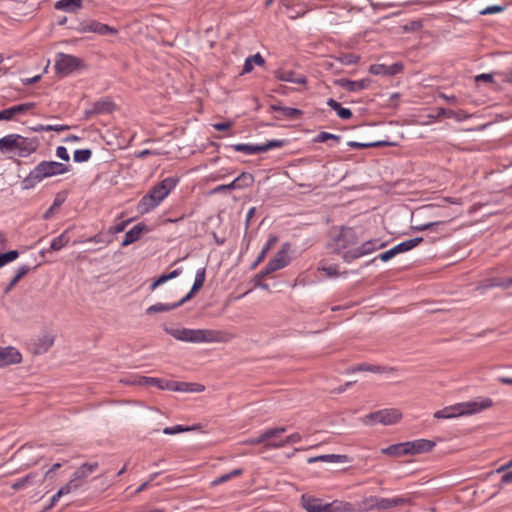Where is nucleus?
<instances>
[{
	"label": "nucleus",
	"instance_id": "1",
	"mask_svg": "<svg viewBox=\"0 0 512 512\" xmlns=\"http://www.w3.org/2000/svg\"><path fill=\"white\" fill-rule=\"evenodd\" d=\"M178 182V178L167 177L151 187L149 192L137 204V210L141 214H146L155 209L176 187Z\"/></svg>",
	"mask_w": 512,
	"mask_h": 512
},
{
	"label": "nucleus",
	"instance_id": "2",
	"mask_svg": "<svg viewBox=\"0 0 512 512\" xmlns=\"http://www.w3.org/2000/svg\"><path fill=\"white\" fill-rule=\"evenodd\" d=\"M493 405L492 399L478 398L468 402L456 403L451 406L444 407L434 413L436 419H452L459 416L472 415L479 413Z\"/></svg>",
	"mask_w": 512,
	"mask_h": 512
},
{
	"label": "nucleus",
	"instance_id": "3",
	"mask_svg": "<svg viewBox=\"0 0 512 512\" xmlns=\"http://www.w3.org/2000/svg\"><path fill=\"white\" fill-rule=\"evenodd\" d=\"M69 171V167L56 161H41L33 170L23 179L22 188L29 190L34 188L39 182L46 178L61 175Z\"/></svg>",
	"mask_w": 512,
	"mask_h": 512
},
{
	"label": "nucleus",
	"instance_id": "4",
	"mask_svg": "<svg viewBox=\"0 0 512 512\" xmlns=\"http://www.w3.org/2000/svg\"><path fill=\"white\" fill-rule=\"evenodd\" d=\"M38 148L36 138H27L19 134H9L0 138V151L3 154H13L18 157H27Z\"/></svg>",
	"mask_w": 512,
	"mask_h": 512
},
{
	"label": "nucleus",
	"instance_id": "5",
	"mask_svg": "<svg viewBox=\"0 0 512 512\" xmlns=\"http://www.w3.org/2000/svg\"><path fill=\"white\" fill-rule=\"evenodd\" d=\"M402 418V413L398 409H382L372 412L363 418L365 424L381 423L383 425H392Z\"/></svg>",
	"mask_w": 512,
	"mask_h": 512
},
{
	"label": "nucleus",
	"instance_id": "6",
	"mask_svg": "<svg viewBox=\"0 0 512 512\" xmlns=\"http://www.w3.org/2000/svg\"><path fill=\"white\" fill-rule=\"evenodd\" d=\"M224 340V333L213 329H191L188 337L190 343H215Z\"/></svg>",
	"mask_w": 512,
	"mask_h": 512
},
{
	"label": "nucleus",
	"instance_id": "7",
	"mask_svg": "<svg viewBox=\"0 0 512 512\" xmlns=\"http://www.w3.org/2000/svg\"><path fill=\"white\" fill-rule=\"evenodd\" d=\"M80 58L73 55L58 53L55 59V70L58 74L68 75L82 66Z\"/></svg>",
	"mask_w": 512,
	"mask_h": 512
},
{
	"label": "nucleus",
	"instance_id": "8",
	"mask_svg": "<svg viewBox=\"0 0 512 512\" xmlns=\"http://www.w3.org/2000/svg\"><path fill=\"white\" fill-rule=\"evenodd\" d=\"M357 243L358 237L356 232L350 227H342L339 234L334 238L335 250L338 253L351 250V247L355 246Z\"/></svg>",
	"mask_w": 512,
	"mask_h": 512
},
{
	"label": "nucleus",
	"instance_id": "9",
	"mask_svg": "<svg viewBox=\"0 0 512 512\" xmlns=\"http://www.w3.org/2000/svg\"><path fill=\"white\" fill-rule=\"evenodd\" d=\"M385 244L379 243L378 239L368 240L364 242L361 246L353 248L351 250H347L342 254V258L345 262H352L355 259H358L364 255L370 254L378 248H382Z\"/></svg>",
	"mask_w": 512,
	"mask_h": 512
},
{
	"label": "nucleus",
	"instance_id": "10",
	"mask_svg": "<svg viewBox=\"0 0 512 512\" xmlns=\"http://www.w3.org/2000/svg\"><path fill=\"white\" fill-rule=\"evenodd\" d=\"M285 140H270L264 144L261 145H252V144H235L233 145V149L237 152H242L247 155L257 154V153H264L271 149L275 148H281L285 145Z\"/></svg>",
	"mask_w": 512,
	"mask_h": 512
},
{
	"label": "nucleus",
	"instance_id": "11",
	"mask_svg": "<svg viewBox=\"0 0 512 512\" xmlns=\"http://www.w3.org/2000/svg\"><path fill=\"white\" fill-rule=\"evenodd\" d=\"M76 30L79 33L93 32V33H97L99 35H108V34L117 35L118 34V30L116 28L111 27L107 24L98 22L96 20L82 21L76 27Z\"/></svg>",
	"mask_w": 512,
	"mask_h": 512
},
{
	"label": "nucleus",
	"instance_id": "12",
	"mask_svg": "<svg viewBox=\"0 0 512 512\" xmlns=\"http://www.w3.org/2000/svg\"><path fill=\"white\" fill-rule=\"evenodd\" d=\"M291 245L289 243L282 244L280 250L275 254V256L268 262L267 271L275 272L284 267H286L290 263V251Z\"/></svg>",
	"mask_w": 512,
	"mask_h": 512
},
{
	"label": "nucleus",
	"instance_id": "13",
	"mask_svg": "<svg viewBox=\"0 0 512 512\" xmlns=\"http://www.w3.org/2000/svg\"><path fill=\"white\" fill-rule=\"evenodd\" d=\"M22 361V355L15 347L0 346V367L18 364Z\"/></svg>",
	"mask_w": 512,
	"mask_h": 512
},
{
	"label": "nucleus",
	"instance_id": "14",
	"mask_svg": "<svg viewBox=\"0 0 512 512\" xmlns=\"http://www.w3.org/2000/svg\"><path fill=\"white\" fill-rule=\"evenodd\" d=\"M287 431V428L285 426L282 427H276V428H270L261 433L258 437L250 438L244 441L247 445H258V444H264L269 443L272 438H275L279 436L280 434Z\"/></svg>",
	"mask_w": 512,
	"mask_h": 512
},
{
	"label": "nucleus",
	"instance_id": "15",
	"mask_svg": "<svg viewBox=\"0 0 512 512\" xmlns=\"http://www.w3.org/2000/svg\"><path fill=\"white\" fill-rule=\"evenodd\" d=\"M435 442L427 439H417L406 442L408 455H416L431 451L435 447Z\"/></svg>",
	"mask_w": 512,
	"mask_h": 512
},
{
	"label": "nucleus",
	"instance_id": "16",
	"mask_svg": "<svg viewBox=\"0 0 512 512\" xmlns=\"http://www.w3.org/2000/svg\"><path fill=\"white\" fill-rule=\"evenodd\" d=\"M301 504L307 512H327L326 503L310 495L303 494Z\"/></svg>",
	"mask_w": 512,
	"mask_h": 512
},
{
	"label": "nucleus",
	"instance_id": "17",
	"mask_svg": "<svg viewBox=\"0 0 512 512\" xmlns=\"http://www.w3.org/2000/svg\"><path fill=\"white\" fill-rule=\"evenodd\" d=\"M334 84L347 90V91L358 92V91L364 90L368 87L369 80L362 79V80L354 81V80H349L346 78H341V79H336L334 81Z\"/></svg>",
	"mask_w": 512,
	"mask_h": 512
},
{
	"label": "nucleus",
	"instance_id": "18",
	"mask_svg": "<svg viewBox=\"0 0 512 512\" xmlns=\"http://www.w3.org/2000/svg\"><path fill=\"white\" fill-rule=\"evenodd\" d=\"M34 102L15 105L0 111V120H11L15 115L23 114L35 107Z\"/></svg>",
	"mask_w": 512,
	"mask_h": 512
},
{
	"label": "nucleus",
	"instance_id": "19",
	"mask_svg": "<svg viewBox=\"0 0 512 512\" xmlns=\"http://www.w3.org/2000/svg\"><path fill=\"white\" fill-rule=\"evenodd\" d=\"M165 387L168 390L180 392H202L205 387L198 383L167 381Z\"/></svg>",
	"mask_w": 512,
	"mask_h": 512
},
{
	"label": "nucleus",
	"instance_id": "20",
	"mask_svg": "<svg viewBox=\"0 0 512 512\" xmlns=\"http://www.w3.org/2000/svg\"><path fill=\"white\" fill-rule=\"evenodd\" d=\"M275 77L280 81L304 85L307 79L304 75L297 74L292 70H276Z\"/></svg>",
	"mask_w": 512,
	"mask_h": 512
},
{
	"label": "nucleus",
	"instance_id": "21",
	"mask_svg": "<svg viewBox=\"0 0 512 512\" xmlns=\"http://www.w3.org/2000/svg\"><path fill=\"white\" fill-rule=\"evenodd\" d=\"M410 500L405 497L397 496L394 498H382L377 497V509L379 510H388L393 507L401 506L409 503Z\"/></svg>",
	"mask_w": 512,
	"mask_h": 512
},
{
	"label": "nucleus",
	"instance_id": "22",
	"mask_svg": "<svg viewBox=\"0 0 512 512\" xmlns=\"http://www.w3.org/2000/svg\"><path fill=\"white\" fill-rule=\"evenodd\" d=\"M205 277H206V269L205 268L198 269L196 272V275H195V280H194L193 286H192L191 290L186 294V296H184L182 298V302H187L188 300H190L194 296V294L203 287L204 282H205Z\"/></svg>",
	"mask_w": 512,
	"mask_h": 512
},
{
	"label": "nucleus",
	"instance_id": "23",
	"mask_svg": "<svg viewBox=\"0 0 512 512\" xmlns=\"http://www.w3.org/2000/svg\"><path fill=\"white\" fill-rule=\"evenodd\" d=\"M145 229H146V225L143 223H139V224L135 225L132 229H130L129 231L126 232L121 245L123 247H125V246H128V245L136 242L140 238L142 232Z\"/></svg>",
	"mask_w": 512,
	"mask_h": 512
},
{
	"label": "nucleus",
	"instance_id": "24",
	"mask_svg": "<svg viewBox=\"0 0 512 512\" xmlns=\"http://www.w3.org/2000/svg\"><path fill=\"white\" fill-rule=\"evenodd\" d=\"M301 439H302V437L299 433H293L291 435H288L287 437H285L284 439H282L280 441L266 443L265 449L283 448L290 444L299 443L301 441Z\"/></svg>",
	"mask_w": 512,
	"mask_h": 512
},
{
	"label": "nucleus",
	"instance_id": "25",
	"mask_svg": "<svg viewBox=\"0 0 512 512\" xmlns=\"http://www.w3.org/2000/svg\"><path fill=\"white\" fill-rule=\"evenodd\" d=\"M184 303L185 302H182V299L180 301H178L176 303H172V304H169V303H156V304H153V305L149 306L146 309V314L147 315H153V314H156V313L169 312V311H172V310L180 307Z\"/></svg>",
	"mask_w": 512,
	"mask_h": 512
},
{
	"label": "nucleus",
	"instance_id": "26",
	"mask_svg": "<svg viewBox=\"0 0 512 512\" xmlns=\"http://www.w3.org/2000/svg\"><path fill=\"white\" fill-rule=\"evenodd\" d=\"M329 462V463H345L349 461V457L347 455H337V454H326L320 455L316 457H311L308 459V463L314 462Z\"/></svg>",
	"mask_w": 512,
	"mask_h": 512
},
{
	"label": "nucleus",
	"instance_id": "27",
	"mask_svg": "<svg viewBox=\"0 0 512 512\" xmlns=\"http://www.w3.org/2000/svg\"><path fill=\"white\" fill-rule=\"evenodd\" d=\"M326 508L327 512H354V504L339 500L326 503Z\"/></svg>",
	"mask_w": 512,
	"mask_h": 512
},
{
	"label": "nucleus",
	"instance_id": "28",
	"mask_svg": "<svg viewBox=\"0 0 512 512\" xmlns=\"http://www.w3.org/2000/svg\"><path fill=\"white\" fill-rule=\"evenodd\" d=\"M377 509V496L364 498L357 504H354V512H368Z\"/></svg>",
	"mask_w": 512,
	"mask_h": 512
},
{
	"label": "nucleus",
	"instance_id": "29",
	"mask_svg": "<svg viewBox=\"0 0 512 512\" xmlns=\"http://www.w3.org/2000/svg\"><path fill=\"white\" fill-rule=\"evenodd\" d=\"M82 7V0H59L55 3V9L66 12H75Z\"/></svg>",
	"mask_w": 512,
	"mask_h": 512
},
{
	"label": "nucleus",
	"instance_id": "30",
	"mask_svg": "<svg viewBox=\"0 0 512 512\" xmlns=\"http://www.w3.org/2000/svg\"><path fill=\"white\" fill-rule=\"evenodd\" d=\"M254 183V176L248 172H242L232 181V186L236 189L250 187Z\"/></svg>",
	"mask_w": 512,
	"mask_h": 512
},
{
	"label": "nucleus",
	"instance_id": "31",
	"mask_svg": "<svg viewBox=\"0 0 512 512\" xmlns=\"http://www.w3.org/2000/svg\"><path fill=\"white\" fill-rule=\"evenodd\" d=\"M423 241L422 237H416L412 238L406 241H403L393 247L394 252L396 255L400 253L407 252L413 248H415L417 245H419Z\"/></svg>",
	"mask_w": 512,
	"mask_h": 512
},
{
	"label": "nucleus",
	"instance_id": "32",
	"mask_svg": "<svg viewBox=\"0 0 512 512\" xmlns=\"http://www.w3.org/2000/svg\"><path fill=\"white\" fill-rule=\"evenodd\" d=\"M98 468V463H84L81 465L74 473L73 476H75V479L78 481L85 479L88 477L91 473H93Z\"/></svg>",
	"mask_w": 512,
	"mask_h": 512
},
{
	"label": "nucleus",
	"instance_id": "33",
	"mask_svg": "<svg viewBox=\"0 0 512 512\" xmlns=\"http://www.w3.org/2000/svg\"><path fill=\"white\" fill-rule=\"evenodd\" d=\"M395 370L396 369L393 367H383V366H379V365H367V364H360L351 369L352 372L369 371V372H373V373H389V372H394Z\"/></svg>",
	"mask_w": 512,
	"mask_h": 512
},
{
	"label": "nucleus",
	"instance_id": "34",
	"mask_svg": "<svg viewBox=\"0 0 512 512\" xmlns=\"http://www.w3.org/2000/svg\"><path fill=\"white\" fill-rule=\"evenodd\" d=\"M382 453L394 457L408 455L406 442L393 444L383 448Z\"/></svg>",
	"mask_w": 512,
	"mask_h": 512
},
{
	"label": "nucleus",
	"instance_id": "35",
	"mask_svg": "<svg viewBox=\"0 0 512 512\" xmlns=\"http://www.w3.org/2000/svg\"><path fill=\"white\" fill-rule=\"evenodd\" d=\"M112 111V103L109 101H97L94 103L93 108L90 111H86V117H90L95 114H104Z\"/></svg>",
	"mask_w": 512,
	"mask_h": 512
},
{
	"label": "nucleus",
	"instance_id": "36",
	"mask_svg": "<svg viewBox=\"0 0 512 512\" xmlns=\"http://www.w3.org/2000/svg\"><path fill=\"white\" fill-rule=\"evenodd\" d=\"M327 105L332 108L334 111H336L337 115L341 118V119H350L352 117V111L348 108H344L341 106V104L339 102H337L336 100H334L333 98H330L328 99L327 101Z\"/></svg>",
	"mask_w": 512,
	"mask_h": 512
},
{
	"label": "nucleus",
	"instance_id": "37",
	"mask_svg": "<svg viewBox=\"0 0 512 512\" xmlns=\"http://www.w3.org/2000/svg\"><path fill=\"white\" fill-rule=\"evenodd\" d=\"M165 332L169 335H171L172 337H174L175 339L179 340V341H183V342H188V337L190 335V330L189 328H165L164 329Z\"/></svg>",
	"mask_w": 512,
	"mask_h": 512
},
{
	"label": "nucleus",
	"instance_id": "38",
	"mask_svg": "<svg viewBox=\"0 0 512 512\" xmlns=\"http://www.w3.org/2000/svg\"><path fill=\"white\" fill-rule=\"evenodd\" d=\"M254 63L259 66L265 64V60L260 53H256L255 55L248 57L245 60L242 73H250L253 70Z\"/></svg>",
	"mask_w": 512,
	"mask_h": 512
},
{
	"label": "nucleus",
	"instance_id": "39",
	"mask_svg": "<svg viewBox=\"0 0 512 512\" xmlns=\"http://www.w3.org/2000/svg\"><path fill=\"white\" fill-rule=\"evenodd\" d=\"M271 109L273 111L281 112L285 117L290 118V119H297L299 116L302 115V111L301 110L296 109V108H292V107L272 105Z\"/></svg>",
	"mask_w": 512,
	"mask_h": 512
},
{
	"label": "nucleus",
	"instance_id": "40",
	"mask_svg": "<svg viewBox=\"0 0 512 512\" xmlns=\"http://www.w3.org/2000/svg\"><path fill=\"white\" fill-rule=\"evenodd\" d=\"M492 287H500L503 289H508L512 287V278L506 280H489L487 283H483L478 286V289H488Z\"/></svg>",
	"mask_w": 512,
	"mask_h": 512
},
{
	"label": "nucleus",
	"instance_id": "41",
	"mask_svg": "<svg viewBox=\"0 0 512 512\" xmlns=\"http://www.w3.org/2000/svg\"><path fill=\"white\" fill-rule=\"evenodd\" d=\"M351 148L355 149H364L369 147H384V146H390L391 143L387 141H376V142H370V143H361L356 141H349L347 144Z\"/></svg>",
	"mask_w": 512,
	"mask_h": 512
},
{
	"label": "nucleus",
	"instance_id": "42",
	"mask_svg": "<svg viewBox=\"0 0 512 512\" xmlns=\"http://www.w3.org/2000/svg\"><path fill=\"white\" fill-rule=\"evenodd\" d=\"M168 380H162V379H159V378H153V377H141L140 380H139V384L140 385H148V386H156L162 390H168L166 387H165V384Z\"/></svg>",
	"mask_w": 512,
	"mask_h": 512
},
{
	"label": "nucleus",
	"instance_id": "43",
	"mask_svg": "<svg viewBox=\"0 0 512 512\" xmlns=\"http://www.w3.org/2000/svg\"><path fill=\"white\" fill-rule=\"evenodd\" d=\"M69 242V237L66 235V232H63L56 238L51 241L50 249L53 251H59L63 247H65Z\"/></svg>",
	"mask_w": 512,
	"mask_h": 512
},
{
	"label": "nucleus",
	"instance_id": "44",
	"mask_svg": "<svg viewBox=\"0 0 512 512\" xmlns=\"http://www.w3.org/2000/svg\"><path fill=\"white\" fill-rule=\"evenodd\" d=\"M370 73L374 75H394L397 74V70H391L384 64H373L369 68Z\"/></svg>",
	"mask_w": 512,
	"mask_h": 512
},
{
	"label": "nucleus",
	"instance_id": "45",
	"mask_svg": "<svg viewBox=\"0 0 512 512\" xmlns=\"http://www.w3.org/2000/svg\"><path fill=\"white\" fill-rule=\"evenodd\" d=\"M65 201V197L58 193L53 201V204L49 207V209L44 213L43 219L48 220L56 209H58Z\"/></svg>",
	"mask_w": 512,
	"mask_h": 512
},
{
	"label": "nucleus",
	"instance_id": "46",
	"mask_svg": "<svg viewBox=\"0 0 512 512\" xmlns=\"http://www.w3.org/2000/svg\"><path fill=\"white\" fill-rule=\"evenodd\" d=\"M242 473H243L242 469H240V468L234 469L231 472L226 473V474L216 478L215 480L212 481L211 484H212V486L220 485L222 483L229 481L233 477L240 476Z\"/></svg>",
	"mask_w": 512,
	"mask_h": 512
},
{
	"label": "nucleus",
	"instance_id": "47",
	"mask_svg": "<svg viewBox=\"0 0 512 512\" xmlns=\"http://www.w3.org/2000/svg\"><path fill=\"white\" fill-rule=\"evenodd\" d=\"M80 485L81 483L77 479H75V476H73L72 479L67 484H65L59 489L60 494L67 495L72 491L77 490L80 487Z\"/></svg>",
	"mask_w": 512,
	"mask_h": 512
},
{
	"label": "nucleus",
	"instance_id": "48",
	"mask_svg": "<svg viewBox=\"0 0 512 512\" xmlns=\"http://www.w3.org/2000/svg\"><path fill=\"white\" fill-rule=\"evenodd\" d=\"M197 429V426H183V425H176L173 427H166L163 429V433L167 435H174L181 432L191 431Z\"/></svg>",
	"mask_w": 512,
	"mask_h": 512
},
{
	"label": "nucleus",
	"instance_id": "49",
	"mask_svg": "<svg viewBox=\"0 0 512 512\" xmlns=\"http://www.w3.org/2000/svg\"><path fill=\"white\" fill-rule=\"evenodd\" d=\"M92 156L90 149H79L74 152L73 158L75 162L82 163L88 161Z\"/></svg>",
	"mask_w": 512,
	"mask_h": 512
},
{
	"label": "nucleus",
	"instance_id": "50",
	"mask_svg": "<svg viewBox=\"0 0 512 512\" xmlns=\"http://www.w3.org/2000/svg\"><path fill=\"white\" fill-rule=\"evenodd\" d=\"M19 256V253L17 250H10L5 253L0 254V268L5 266L7 263L12 262L16 260Z\"/></svg>",
	"mask_w": 512,
	"mask_h": 512
},
{
	"label": "nucleus",
	"instance_id": "51",
	"mask_svg": "<svg viewBox=\"0 0 512 512\" xmlns=\"http://www.w3.org/2000/svg\"><path fill=\"white\" fill-rule=\"evenodd\" d=\"M181 272H182L181 269H175L168 274H162L161 276H159L156 279V284L162 285V284L166 283L167 281L178 277L181 274Z\"/></svg>",
	"mask_w": 512,
	"mask_h": 512
},
{
	"label": "nucleus",
	"instance_id": "52",
	"mask_svg": "<svg viewBox=\"0 0 512 512\" xmlns=\"http://www.w3.org/2000/svg\"><path fill=\"white\" fill-rule=\"evenodd\" d=\"M338 60L343 65H353L359 62L360 56L356 54H345L340 56Z\"/></svg>",
	"mask_w": 512,
	"mask_h": 512
},
{
	"label": "nucleus",
	"instance_id": "53",
	"mask_svg": "<svg viewBox=\"0 0 512 512\" xmlns=\"http://www.w3.org/2000/svg\"><path fill=\"white\" fill-rule=\"evenodd\" d=\"M69 129V126L67 125H40L39 127L37 128H34V131L36 132H40V131H55V132H59V131H64V130H67Z\"/></svg>",
	"mask_w": 512,
	"mask_h": 512
},
{
	"label": "nucleus",
	"instance_id": "54",
	"mask_svg": "<svg viewBox=\"0 0 512 512\" xmlns=\"http://www.w3.org/2000/svg\"><path fill=\"white\" fill-rule=\"evenodd\" d=\"M341 137L339 135H335V134H332V133H328V132H320L316 138H315V142H319V143H322V142H326L327 140H335V141H340Z\"/></svg>",
	"mask_w": 512,
	"mask_h": 512
},
{
	"label": "nucleus",
	"instance_id": "55",
	"mask_svg": "<svg viewBox=\"0 0 512 512\" xmlns=\"http://www.w3.org/2000/svg\"><path fill=\"white\" fill-rule=\"evenodd\" d=\"M30 267L28 265H22L18 268L15 276L11 279L12 285H16L29 271Z\"/></svg>",
	"mask_w": 512,
	"mask_h": 512
},
{
	"label": "nucleus",
	"instance_id": "56",
	"mask_svg": "<svg viewBox=\"0 0 512 512\" xmlns=\"http://www.w3.org/2000/svg\"><path fill=\"white\" fill-rule=\"evenodd\" d=\"M32 478H34V475L28 474L25 477L19 479L15 483H13L11 485V488L14 490H20V489L24 488L27 484H29Z\"/></svg>",
	"mask_w": 512,
	"mask_h": 512
},
{
	"label": "nucleus",
	"instance_id": "57",
	"mask_svg": "<svg viewBox=\"0 0 512 512\" xmlns=\"http://www.w3.org/2000/svg\"><path fill=\"white\" fill-rule=\"evenodd\" d=\"M504 9H505L504 6L493 5V6H488L484 9L480 10L479 14L480 15L497 14V13L504 11Z\"/></svg>",
	"mask_w": 512,
	"mask_h": 512
},
{
	"label": "nucleus",
	"instance_id": "58",
	"mask_svg": "<svg viewBox=\"0 0 512 512\" xmlns=\"http://www.w3.org/2000/svg\"><path fill=\"white\" fill-rule=\"evenodd\" d=\"M454 116H456V112L455 111L450 110V109H445V108H438L436 115L430 116V117L433 118V119H437L439 117L452 118Z\"/></svg>",
	"mask_w": 512,
	"mask_h": 512
},
{
	"label": "nucleus",
	"instance_id": "59",
	"mask_svg": "<svg viewBox=\"0 0 512 512\" xmlns=\"http://www.w3.org/2000/svg\"><path fill=\"white\" fill-rule=\"evenodd\" d=\"M446 223V221H435V222H429L426 224H420L418 226H413L412 228L417 231H424L434 228L435 226L441 225Z\"/></svg>",
	"mask_w": 512,
	"mask_h": 512
},
{
	"label": "nucleus",
	"instance_id": "60",
	"mask_svg": "<svg viewBox=\"0 0 512 512\" xmlns=\"http://www.w3.org/2000/svg\"><path fill=\"white\" fill-rule=\"evenodd\" d=\"M277 241H278L277 236H275V235L269 236V238H268L267 242L265 243V245L263 246L261 252L264 253L265 255H267L268 251L274 247V245L277 243Z\"/></svg>",
	"mask_w": 512,
	"mask_h": 512
},
{
	"label": "nucleus",
	"instance_id": "61",
	"mask_svg": "<svg viewBox=\"0 0 512 512\" xmlns=\"http://www.w3.org/2000/svg\"><path fill=\"white\" fill-rule=\"evenodd\" d=\"M130 222V220H126V221H122L116 225H113L111 226L109 229H108V232L111 233V234H117V233H120L122 231L125 230L126 226L128 225V223Z\"/></svg>",
	"mask_w": 512,
	"mask_h": 512
},
{
	"label": "nucleus",
	"instance_id": "62",
	"mask_svg": "<svg viewBox=\"0 0 512 512\" xmlns=\"http://www.w3.org/2000/svg\"><path fill=\"white\" fill-rule=\"evenodd\" d=\"M162 154H163L162 152L157 151V150L145 149V150L137 152L135 154V157L138 158V159H144V158H146L147 156H150V155H162Z\"/></svg>",
	"mask_w": 512,
	"mask_h": 512
},
{
	"label": "nucleus",
	"instance_id": "63",
	"mask_svg": "<svg viewBox=\"0 0 512 512\" xmlns=\"http://www.w3.org/2000/svg\"><path fill=\"white\" fill-rule=\"evenodd\" d=\"M56 155L60 159H62L63 161H66V162L69 161V159H70L69 153H68L67 149L64 146L57 147Z\"/></svg>",
	"mask_w": 512,
	"mask_h": 512
},
{
	"label": "nucleus",
	"instance_id": "64",
	"mask_svg": "<svg viewBox=\"0 0 512 512\" xmlns=\"http://www.w3.org/2000/svg\"><path fill=\"white\" fill-rule=\"evenodd\" d=\"M395 256H396V254H395L394 249L392 247L391 249L381 253L379 255V258H380L381 261L386 262V261L392 259Z\"/></svg>",
	"mask_w": 512,
	"mask_h": 512
}]
</instances>
